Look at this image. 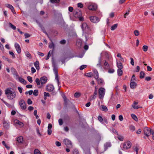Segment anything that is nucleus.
<instances>
[{"label": "nucleus", "mask_w": 154, "mask_h": 154, "mask_svg": "<svg viewBox=\"0 0 154 154\" xmlns=\"http://www.w3.org/2000/svg\"><path fill=\"white\" fill-rule=\"evenodd\" d=\"M5 94L7 95V98L10 100H13L16 97V93L14 91H12L10 88L7 89L5 91Z\"/></svg>", "instance_id": "obj_1"}, {"label": "nucleus", "mask_w": 154, "mask_h": 154, "mask_svg": "<svg viewBox=\"0 0 154 154\" xmlns=\"http://www.w3.org/2000/svg\"><path fill=\"white\" fill-rule=\"evenodd\" d=\"M47 80V78L44 76L41 77L40 79L38 78L36 79L35 82L38 85L42 86L46 83Z\"/></svg>", "instance_id": "obj_2"}, {"label": "nucleus", "mask_w": 154, "mask_h": 154, "mask_svg": "<svg viewBox=\"0 0 154 154\" xmlns=\"http://www.w3.org/2000/svg\"><path fill=\"white\" fill-rule=\"evenodd\" d=\"M144 134L147 137H148L151 134L152 138L154 140V131L152 130L147 127H145L144 128Z\"/></svg>", "instance_id": "obj_3"}, {"label": "nucleus", "mask_w": 154, "mask_h": 154, "mask_svg": "<svg viewBox=\"0 0 154 154\" xmlns=\"http://www.w3.org/2000/svg\"><path fill=\"white\" fill-rule=\"evenodd\" d=\"M105 93V90L103 88H100L98 91L99 97L100 99H103Z\"/></svg>", "instance_id": "obj_4"}, {"label": "nucleus", "mask_w": 154, "mask_h": 154, "mask_svg": "<svg viewBox=\"0 0 154 154\" xmlns=\"http://www.w3.org/2000/svg\"><path fill=\"white\" fill-rule=\"evenodd\" d=\"M53 71L54 73L55 77V80H56L57 82V84L59 86V89H60V86H59V85L60 84V82H59V78H58V75L57 72V68L55 66H54Z\"/></svg>", "instance_id": "obj_5"}, {"label": "nucleus", "mask_w": 154, "mask_h": 154, "mask_svg": "<svg viewBox=\"0 0 154 154\" xmlns=\"http://www.w3.org/2000/svg\"><path fill=\"white\" fill-rule=\"evenodd\" d=\"M131 146V143L130 141H127L125 142L122 144V149L125 150L130 148Z\"/></svg>", "instance_id": "obj_6"}, {"label": "nucleus", "mask_w": 154, "mask_h": 154, "mask_svg": "<svg viewBox=\"0 0 154 154\" xmlns=\"http://www.w3.org/2000/svg\"><path fill=\"white\" fill-rule=\"evenodd\" d=\"M81 27L83 33H86L89 30V28L86 23H83Z\"/></svg>", "instance_id": "obj_7"}, {"label": "nucleus", "mask_w": 154, "mask_h": 154, "mask_svg": "<svg viewBox=\"0 0 154 154\" xmlns=\"http://www.w3.org/2000/svg\"><path fill=\"white\" fill-rule=\"evenodd\" d=\"M19 105L21 109L25 110L26 108V104L25 101L23 100H21L19 102Z\"/></svg>", "instance_id": "obj_8"}, {"label": "nucleus", "mask_w": 154, "mask_h": 154, "mask_svg": "<svg viewBox=\"0 0 154 154\" xmlns=\"http://www.w3.org/2000/svg\"><path fill=\"white\" fill-rule=\"evenodd\" d=\"M90 20L92 23H96L98 22L100 20V18L96 16H91L90 17Z\"/></svg>", "instance_id": "obj_9"}, {"label": "nucleus", "mask_w": 154, "mask_h": 154, "mask_svg": "<svg viewBox=\"0 0 154 154\" xmlns=\"http://www.w3.org/2000/svg\"><path fill=\"white\" fill-rule=\"evenodd\" d=\"M64 143L66 146L67 147L71 148L72 146L71 142L67 139H65L63 141Z\"/></svg>", "instance_id": "obj_10"}, {"label": "nucleus", "mask_w": 154, "mask_h": 154, "mask_svg": "<svg viewBox=\"0 0 154 154\" xmlns=\"http://www.w3.org/2000/svg\"><path fill=\"white\" fill-rule=\"evenodd\" d=\"M88 9L90 10L94 11L96 10L97 8V5L94 4L90 5L88 7Z\"/></svg>", "instance_id": "obj_11"}, {"label": "nucleus", "mask_w": 154, "mask_h": 154, "mask_svg": "<svg viewBox=\"0 0 154 154\" xmlns=\"http://www.w3.org/2000/svg\"><path fill=\"white\" fill-rule=\"evenodd\" d=\"M14 46L18 54L20 53L21 52V50L20 45L18 43H15Z\"/></svg>", "instance_id": "obj_12"}, {"label": "nucleus", "mask_w": 154, "mask_h": 154, "mask_svg": "<svg viewBox=\"0 0 154 154\" xmlns=\"http://www.w3.org/2000/svg\"><path fill=\"white\" fill-rule=\"evenodd\" d=\"M14 124L15 125H18L20 126V127H22L23 126V124L22 122L20 121L17 119H15L14 121Z\"/></svg>", "instance_id": "obj_13"}, {"label": "nucleus", "mask_w": 154, "mask_h": 154, "mask_svg": "<svg viewBox=\"0 0 154 154\" xmlns=\"http://www.w3.org/2000/svg\"><path fill=\"white\" fill-rule=\"evenodd\" d=\"M54 89V87L53 85H48L46 87V90L49 91H53Z\"/></svg>", "instance_id": "obj_14"}, {"label": "nucleus", "mask_w": 154, "mask_h": 154, "mask_svg": "<svg viewBox=\"0 0 154 154\" xmlns=\"http://www.w3.org/2000/svg\"><path fill=\"white\" fill-rule=\"evenodd\" d=\"M138 103L136 101H134L133 104L132 105V107L135 109H137L141 108V107L137 105Z\"/></svg>", "instance_id": "obj_15"}, {"label": "nucleus", "mask_w": 154, "mask_h": 154, "mask_svg": "<svg viewBox=\"0 0 154 154\" xmlns=\"http://www.w3.org/2000/svg\"><path fill=\"white\" fill-rule=\"evenodd\" d=\"M5 6L10 9L11 10L12 12L13 13H14V10L13 7L12 5L9 4H6Z\"/></svg>", "instance_id": "obj_16"}, {"label": "nucleus", "mask_w": 154, "mask_h": 154, "mask_svg": "<svg viewBox=\"0 0 154 154\" xmlns=\"http://www.w3.org/2000/svg\"><path fill=\"white\" fill-rule=\"evenodd\" d=\"M137 84L134 82L131 81L130 83V87L132 89L135 88L136 87Z\"/></svg>", "instance_id": "obj_17"}, {"label": "nucleus", "mask_w": 154, "mask_h": 154, "mask_svg": "<svg viewBox=\"0 0 154 154\" xmlns=\"http://www.w3.org/2000/svg\"><path fill=\"white\" fill-rule=\"evenodd\" d=\"M102 59L101 57H100L98 58V63L97 64V66L98 67H100L102 68L101 66V63L102 62Z\"/></svg>", "instance_id": "obj_18"}, {"label": "nucleus", "mask_w": 154, "mask_h": 154, "mask_svg": "<svg viewBox=\"0 0 154 154\" xmlns=\"http://www.w3.org/2000/svg\"><path fill=\"white\" fill-rule=\"evenodd\" d=\"M116 64L118 69H122L123 68V66L122 64L120 62H118L117 60H116Z\"/></svg>", "instance_id": "obj_19"}, {"label": "nucleus", "mask_w": 154, "mask_h": 154, "mask_svg": "<svg viewBox=\"0 0 154 154\" xmlns=\"http://www.w3.org/2000/svg\"><path fill=\"white\" fill-rule=\"evenodd\" d=\"M34 64L37 70H39V62L38 61H36L34 63Z\"/></svg>", "instance_id": "obj_20"}, {"label": "nucleus", "mask_w": 154, "mask_h": 154, "mask_svg": "<svg viewBox=\"0 0 154 154\" xmlns=\"http://www.w3.org/2000/svg\"><path fill=\"white\" fill-rule=\"evenodd\" d=\"M3 125L4 126L5 128H9V123L4 120L3 121Z\"/></svg>", "instance_id": "obj_21"}, {"label": "nucleus", "mask_w": 154, "mask_h": 154, "mask_svg": "<svg viewBox=\"0 0 154 154\" xmlns=\"http://www.w3.org/2000/svg\"><path fill=\"white\" fill-rule=\"evenodd\" d=\"M76 45L78 48H80L81 47L82 45V41L80 39L77 40V41Z\"/></svg>", "instance_id": "obj_22"}, {"label": "nucleus", "mask_w": 154, "mask_h": 154, "mask_svg": "<svg viewBox=\"0 0 154 154\" xmlns=\"http://www.w3.org/2000/svg\"><path fill=\"white\" fill-rule=\"evenodd\" d=\"M94 76L96 79H97L98 78V73L97 71L95 69L94 70Z\"/></svg>", "instance_id": "obj_23"}, {"label": "nucleus", "mask_w": 154, "mask_h": 154, "mask_svg": "<svg viewBox=\"0 0 154 154\" xmlns=\"http://www.w3.org/2000/svg\"><path fill=\"white\" fill-rule=\"evenodd\" d=\"M19 80L21 83L24 84H26V82L24 79L21 78H19Z\"/></svg>", "instance_id": "obj_24"}, {"label": "nucleus", "mask_w": 154, "mask_h": 154, "mask_svg": "<svg viewBox=\"0 0 154 154\" xmlns=\"http://www.w3.org/2000/svg\"><path fill=\"white\" fill-rule=\"evenodd\" d=\"M122 69H118L117 73L118 75L119 76H121L122 74Z\"/></svg>", "instance_id": "obj_25"}, {"label": "nucleus", "mask_w": 154, "mask_h": 154, "mask_svg": "<svg viewBox=\"0 0 154 154\" xmlns=\"http://www.w3.org/2000/svg\"><path fill=\"white\" fill-rule=\"evenodd\" d=\"M104 65L105 66V69H107L109 68V64L106 61V60L104 61Z\"/></svg>", "instance_id": "obj_26"}, {"label": "nucleus", "mask_w": 154, "mask_h": 154, "mask_svg": "<svg viewBox=\"0 0 154 154\" xmlns=\"http://www.w3.org/2000/svg\"><path fill=\"white\" fill-rule=\"evenodd\" d=\"M17 141L19 143H21L23 141V137L22 136L18 137L17 139Z\"/></svg>", "instance_id": "obj_27"}, {"label": "nucleus", "mask_w": 154, "mask_h": 154, "mask_svg": "<svg viewBox=\"0 0 154 154\" xmlns=\"http://www.w3.org/2000/svg\"><path fill=\"white\" fill-rule=\"evenodd\" d=\"M117 26L118 24H115L111 27L110 29L111 30H114L117 27Z\"/></svg>", "instance_id": "obj_28"}, {"label": "nucleus", "mask_w": 154, "mask_h": 154, "mask_svg": "<svg viewBox=\"0 0 154 154\" xmlns=\"http://www.w3.org/2000/svg\"><path fill=\"white\" fill-rule=\"evenodd\" d=\"M117 57L120 58V60L122 62H124V59L122 57L120 54L119 53L117 54Z\"/></svg>", "instance_id": "obj_29"}, {"label": "nucleus", "mask_w": 154, "mask_h": 154, "mask_svg": "<svg viewBox=\"0 0 154 154\" xmlns=\"http://www.w3.org/2000/svg\"><path fill=\"white\" fill-rule=\"evenodd\" d=\"M9 27L11 28L12 29H13L14 30H15L16 29V26L13 25L11 23H9Z\"/></svg>", "instance_id": "obj_30"}, {"label": "nucleus", "mask_w": 154, "mask_h": 154, "mask_svg": "<svg viewBox=\"0 0 154 154\" xmlns=\"http://www.w3.org/2000/svg\"><path fill=\"white\" fill-rule=\"evenodd\" d=\"M131 116L133 119L136 121H138V118H137L136 116L134 114H132L131 115Z\"/></svg>", "instance_id": "obj_31"}, {"label": "nucleus", "mask_w": 154, "mask_h": 154, "mask_svg": "<svg viewBox=\"0 0 154 154\" xmlns=\"http://www.w3.org/2000/svg\"><path fill=\"white\" fill-rule=\"evenodd\" d=\"M81 93L79 92H75L74 94V96L75 97L78 98L81 95Z\"/></svg>", "instance_id": "obj_32"}, {"label": "nucleus", "mask_w": 154, "mask_h": 154, "mask_svg": "<svg viewBox=\"0 0 154 154\" xmlns=\"http://www.w3.org/2000/svg\"><path fill=\"white\" fill-rule=\"evenodd\" d=\"M134 33L135 36H137L139 35V32L137 30H135L134 32Z\"/></svg>", "instance_id": "obj_33"}, {"label": "nucleus", "mask_w": 154, "mask_h": 154, "mask_svg": "<svg viewBox=\"0 0 154 154\" xmlns=\"http://www.w3.org/2000/svg\"><path fill=\"white\" fill-rule=\"evenodd\" d=\"M145 74L144 72L141 71L140 73V78L141 79L143 78L145 76Z\"/></svg>", "instance_id": "obj_34"}, {"label": "nucleus", "mask_w": 154, "mask_h": 154, "mask_svg": "<svg viewBox=\"0 0 154 154\" xmlns=\"http://www.w3.org/2000/svg\"><path fill=\"white\" fill-rule=\"evenodd\" d=\"M33 94L35 96H37L38 94V91L37 90H35L33 93Z\"/></svg>", "instance_id": "obj_35"}, {"label": "nucleus", "mask_w": 154, "mask_h": 154, "mask_svg": "<svg viewBox=\"0 0 154 154\" xmlns=\"http://www.w3.org/2000/svg\"><path fill=\"white\" fill-rule=\"evenodd\" d=\"M101 106L103 111L105 112L107 111V108L106 106H105L103 105H102Z\"/></svg>", "instance_id": "obj_36"}, {"label": "nucleus", "mask_w": 154, "mask_h": 154, "mask_svg": "<svg viewBox=\"0 0 154 154\" xmlns=\"http://www.w3.org/2000/svg\"><path fill=\"white\" fill-rule=\"evenodd\" d=\"M148 47L146 45H144L143 46L142 49L144 51H146L148 50Z\"/></svg>", "instance_id": "obj_37"}, {"label": "nucleus", "mask_w": 154, "mask_h": 154, "mask_svg": "<svg viewBox=\"0 0 154 154\" xmlns=\"http://www.w3.org/2000/svg\"><path fill=\"white\" fill-rule=\"evenodd\" d=\"M26 55L27 57H28L29 58H31V56L30 54L28 51H26Z\"/></svg>", "instance_id": "obj_38"}, {"label": "nucleus", "mask_w": 154, "mask_h": 154, "mask_svg": "<svg viewBox=\"0 0 154 154\" xmlns=\"http://www.w3.org/2000/svg\"><path fill=\"white\" fill-rule=\"evenodd\" d=\"M2 101L8 107H11V105L9 104L7 102L3 100L2 99Z\"/></svg>", "instance_id": "obj_39"}, {"label": "nucleus", "mask_w": 154, "mask_h": 154, "mask_svg": "<svg viewBox=\"0 0 154 154\" xmlns=\"http://www.w3.org/2000/svg\"><path fill=\"white\" fill-rule=\"evenodd\" d=\"M34 154H41L40 151L37 149H35L34 150Z\"/></svg>", "instance_id": "obj_40"}, {"label": "nucleus", "mask_w": 154, "mask_h": 154, "mask_svg": "<svg viewBox=\"0 0 154 154\" xmlns=\"http://www.w3.org/2000/svg\"><path fill=\"white\" fill-rule=\"evenodd\" d=\"M96 80L97 81L99 84L101 85L102 84L103 81L101 79L98 78Z\"/></svg>", "instance_id": "obj_41"}, {"label": "nucleus", "mask_w": 154, "mask_h": 154, "mask_svg": "<svg viewBox=\"0 0 154 154\" xmlns=\"http://www.w3.org/2000/svg\"><path fill=\"white\" fill-rule=\"evenodd\" d=\"M78 7L80 8H82L83 7V5L81 3H78L77 4Z\"/></svg>", "instance_id": "obj_42"}, {"label": "nucleus", "mask_w": 154, "mask_h": 154, "mask_svg": "<svg viewBox=\"0 0 154 154\" xmlns=\"http://www.w3.org/2000/svg\"><path fill=\"white\" fill-rule=\"evenodd\" d=\"M54 44L52 42L49 45V47L51 48H54Z\"/></svg>", "instance_id": "obj_43"}, {"label": "nucleus", "mask_w": 154, "mask_h": 154, "mask_svg": "<svg viewBox=\"0 0 154 154\" xmlns=\"http://www.w3.org/2000/svg\"><path fill=\"white\" fill-rule=\"evenodd\" d=\"M97 90L95 91L94 93V96H92V99H94L96 97L95 96L97 95Z\"/></svg>", "instance_id": "obj_44"}, {"label": "nucleus", "mask_w": 154, "mask_h": 154, "mask_svg": "<svg viewBox=\"0 0 154 154\" xmlns=\"http://www.w3.org/2000/svg\"><path fill=\"white\" fill-rule=\"evenodd\" d=\"M27 79L29 82L30 83H32V78L31 77L28 76L27 77Z\"/></svg>", "instance_id": "obj_45"}, {"label": "nucleus", "mask_w": 154, "mask_h": 154, "mask_svg": "<svg viewBox=\"0 0 154 154\" xmlns=\"http://www.w3.org/2000/svg\"><path fill=\"white\" fill-rule=\"evenodd\" d=\"M50 2L52 3H58L60 2V0H50Z\"/></svg>", "instance_id": "obj_46"}, {"label": "nucleus", "mask_w": 154, "mask_h": 154, "mask_svg": "<svg viewBox=\"0 0 154 154\" xmlns=\"http://www.w3.org/2000/svg\"><path fill=\"white\" fill-rule=\"evenodd\" d=\"M87 66L86 65H82L80 67V70H82L83 69L86 67Z\"/></svg>", "instance_id": "obj_47"}, {"label": "nucleus", "mask_w": 154, "mask_h": 154, "mask_svg": "<svg viewBox=\"0 0 154 154\" xmlns=\"http://www.w3.org/2000/svg\"><path fill=\"white\" fill-rule=\"evenodd\" d=\"M118 139L121 141H122L124 140V137L121 136H119L118 137Z\"/></svg>", "instance_id": "obj_48"}, {"label": "nucleus", "mask_w": 154, "mask_h": 154, "mask_svg": "<svg viewBox=\"0 0 154 154\" xmlns=\"http://www.w3.org/2000/svg\"><path fill=\"white\" fill-rule=\"evenodd\" d=\"M9 53L10 55H12L13 58H15V55L13 52L10 51L9 52Z\"/></svg>", "instance_id": "obj_49"}, {"label": "nucleus", "mask_w": 154, "mask_h": 154, "mask_svg": "<svg viewBox=\"0 0 154 154\" xmlns=\"http://www.w3.org/2000/svg\"><path fill=\"white\" fill-rule=\"evenodd\" d=\"M59 124L60 125H61L63 124V122L62 119H59L58 120Z\"/></svg>", "instance_id": "obj_50"}, {"label": "nucleus", "mask_w": 154, "mask_h": 154, "mask_svg": "<svg viewBox=\"0 0 154 154\" xmlns=\"http://www.w3.org/2000/svg\"><path fill=\"white\" fill-rule=\"evenodd\" d=\"M27 102L29 105H30L32 103V101L30 99H28Z\"/></svg>", "instance_id": "obj_51"}, {"label": "nucleus", "mask_w": 154, "mask_h": 154, "mask_svg": "<svg viewBox=\"0 0 154 154\" xmlns=\"http://www.w3.org/2000/svg\"><path fill=\"white\" fill-rule=\"evenodd\" d=\"M98 120L101 122H102L103 120L102 117L100 116H98Z\"/></svg>", "instance_id": "obj_52"}, {"label": "nucleus", "mask_w": 154, "mask_h": 154, "mask_svg": "<svg viewBox=\"0 0 154 154\" xmlns=\"http://www.w3.org/2000/svg\"><path fill=\"white\" fill-rule=\"evenodd\" d=\"M44 96L46 97H49L50 96L49 94L48 93H47L46 92H44Z\"/></svg>", "instance_id": "obj_53"}, {"label": "nucleus", "mask_w": 154, "mask_h": 154, "mask_svg": "<svg viewBox=\"0 0 154 154\" xmlns=\"http://www.w3.org/2000/svg\"><path fill=\"white\" fill-rule=\"evenodd\" d=\"M130 59H131V64L132 66H134V59L132 58H130Z\"/></svg>", "instance_id": "obj_54"}, {"label": "nucleus", "mask_w": 154, "mask_h": 154, "mask_svg": "<svg viewBox=\"0 0 154 154\" xmlns=\"http://www.w3.org/2000/svg\"><path fill=\"white\" fill-rule=\"evenodd\" d=\"M130 129L132 131H134L135 130L134 127L132 125H131L130 126Z\"/></svg>", "instance_id": "obj_55"}, {"label": "nucleus", "mask_w": 154, "mask_h": 154, "mask_svg": "<svg viewBox=\"0 0 154 154\" xmlns=\"http://www.w3.org/2000/svg\"><path fill=\"white\" fill-rule=\"evenodd\" d=\"M37 54L39 55L40 56L42 57H43L44 56V54L43 53L39 51H38L37 52Z\"/></svg>", "instance_id": "obj_56"}, {"label": "nucleus", "mask_w": 154, "mask_h": 154, "mask_svg": "<svg viewBox=\"0 0 154 154\" xmlns=\"http://www.w3.org/2000/svg\"><path fill=\"white\" fill-rule=\"evenodd\" d=\"M33 109H34V108L33 107H32V106H29L28 108V109L29 111H32L33 110Z\"/></svg>", "instance_id": "obj_57"}, {"label": "nucleus", "mask_w": 154, "mask_h": 154, "mask_svg": "<svg viewBox=\"0 0 154 154\" xmlns=\"http://www.w3.org/2000/svg\"><path fill=\"white\" fill-rule=\"evenodd\" d=\"M135 80V78L134 75H133L132 76L131 79V81L134 82V81Z\"/></svg>", "instance_id": "obj_58"}, {"label": "nucleus", "mask_w": 154, "mask_h": 154, "mask_svg": "<svg viewBox=\"0 0 154 154\" xmlns=\"http://www.w3.org/2000/svg\"><path fill=\"white\" fill-rule=\"evenodd\" d=\"M86 76L89 77H91L92 75V73L91 72H89L88 73L86 74Z\"/></svg>", "instance_id": "obj_59"}, {"label": "nucleus", "mask_w": 154, "mask_h": 154, "mask_svg": "<svg viewBox=\"0 0 154 154\" xmlns=\"http://www.w3.org/2000/svg\"><path fill=\"white\" fill-rule=\"evenodd\" d=\"M31 70L32 73H33L36 72L35 69L33 67H32L31 68Z\"/></svg>", "instance_id": "obj_60"}, {"label": "nucleus", "mask_w": 154, "mask_h": 154, "mask_svg": "<svg viewBox=\"0 0 154 154\" xmlns=\"http://www.w3.org/2000/svg\"><path fill=\"white\" fill-rule=\"evenodd\" d=\"M56 145L58 146H61V144L60 142L59 141H56Z\"/></svg>", "instance_id": "obj_61"}, {"label": "nucleus", "mask_w": 154, "mask_h": 154, "mask_svg": "<svg viewBox=\"0 0 154 154\" xmlns=\"http://www.w3.org/2000/svg\"><path fill=\"white\" fill-rule=\"evenodd\" d=\"M24 36L26 38H29L30 36V35L27 33H25L24 34Z\"/></svg>", "instance_id": "obj_62"}, {"label": "nucleus", "mask_w": 154, "mask_h": 154, "mask_svg": "<svg viewBox=\"0 0 154 154\" xmlns=\"http://www.w3.org/2000/svg\"><path fill=\"white\" fill-rule=\"evenodd\" d=\"M145 79L146 81H149L151 79V78L150 77L147 76L145 78Z\"/></svg>", "instance_id": "obj_63"}, {"label": "nucleus", "mask_w": 154, "mask_h": 154, "mask_svg": "<svg viewBox=\"0 0 154 154\" xmlns=\"http://www.w3.org/2000/svg\"><path fill=\"white\" fill-rule=\"evenodd\" d=\"M68 10L70 12H72L73 10V8L72 7H69L68 8Z\"/></svg>", "instance_id": "obj_64"}]
</instances>
